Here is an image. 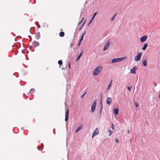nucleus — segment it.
I'll use <instances>...</instances> for the list:
<instances>
[{"label":"nucleus","instance_id":"f257e3e1","mask_svg":"<svg viewBox=\"0 0 160 160\" xmlns=\"http://www.w3.org/2000/svg\"><path fill=\"white\" fill-rule=\"evenodd\" d=\"M102 67L101 66H98L97 67L93 72V75L94 76H96L99 74L102 70Z\"/></svg>","mask_w":160,"mask_h":160},{"label":"nucleus","instance_id":"f03ea898","mask_svg":"<svg viewBox=\"0 0 160 160\" xmlns=\"http://www.w3.org/2000/svg\"><path fill=\"white\" fill-rule=\"evenodd\" d=\"M126 57H123L121 58H115L112 59V63L114 62H121L124 60Z\"/></svg>","mask_w":160,"mask_h":160},{"label":"nucleus","instance_id":"7ed1b4c3","mask_svg":"<svg viewBox=\"0 0 160 160\" xmlns=\"http://www.w3.org/2000/svg\"><path fill=\"white\" fill-rule=\"evenodd\" d=\"M97 104V100H95L91 105V112H93L95 110Z\"/></svg>","mask_w":160,"mask_h":160},{"label":"nucleus","instance_id":"20e7f679","mask_svg":"<svg viewBox=\"0 0 160 160\" xmlns=\"http://www.w3.org/2000/svg\"><path fill=\"white\" fill-rule=\"evenodd\" d=\"M110 41L109 40H108L106 43L104 45L103 48V50L104 51H105L107 50L108 48V47L110 46Z\"/></svg>","mask_w":160,"mask_h":160},{"label":"nucleus","instance_id":"39448f33","mask_svg":"<svg viewBox=\"0 0 160 160\" xmlns=\"http://www.w3.org/2000/svg\"><path fill=\"white\" fill-rule=\"evenodd\" d=\"M142 56V54L141 53H139L135 57V60L136 61H138L140 60Z\"/></svg>","mask_w":160,"mask_h":160},{"label":"nucleus","instance_id":"423d86ee","mask_svg":"<svg viewBox=\"0 0 160 160\" xmlns=\"http://www.w3.org/2000/svg\"><path fill=\"white\" fill-rule=\"evenodd\" d=\"M99 134V131L98 128H97L94 131L92 138L98 135Z\"/></svg>","mask_w":160,"mask_h":160},{"label":"nucleus","instance_id":"0eeeda50","mask_svg":"<svg viewBox=\"0 0 160 160\" xmlns=\"http://www.w3.org/2000/svg\"><path fill=\"white\" fill-rule=\"evenodd\" d=\"M68 115H69V111L68 109H67L66 112L65 114V121L66 122H67L68 118Z\"/></svg>","mask_w":160,"mask_h":160},{"label":"nucleus","instance_id":"6e6552de","mask_svg":"<svg viewBox=\"0 0 160 160\" xmlns=\"http://www.w3.org/2000/svg\"><path fill=\"white\" fill-rule=\"evenodd\" d=\"M147 38L146 36H144L140 38V41L142 42H144Z\"/></svg>","mask_w":160,"mask_h":160},{"label":"nucleus","instance_id":"1a4fd4ad","mask_svg":"<svg viewBox=\"0 0 160 160\" xmlns=\"http://www.w3.org/2000/svg\"><path fill=\"white\" fill-rule=\"evenodd\" d=\"M136 70L137 69L136 68V66H135L130 70V72L132 73L135 74L136 71Z\"/></svg>","mask_w":160,"mask_h":160},{"label":"nucleus","instance_id":"9d476101","mask_svg":"<svg viewBox=\"0 0 160 160\" xmlns=\"http://www.w3.org/2000/svg\"><path fill=\"white\" fill-rule=\"evenodd\" d=\"M32 44L35 47H37L39 45V42L35 41H34L33 42Z\"/></svg>","mask_w":160,"mask_h":160},{"label":"nucleus","instance_id":"9b49d317","mask_svg":"<svg viewBox=\"0 0 160 160\" xmlns=\"http://www.w3.org/2000/svg\"><path fill=\"white\" fill-rule=\"evenodd\" d=\"M112 101V98L110 97H108L107 98V99L106 100V103H107V104L108 105H109L110 104L111 102Z\"/></svg>","mask_w":160,"mask_h":160},{"label":"nucleus","instance_id":"f8f14e48","mask_svg":"<svg viewBox=\"0 0 160 160\" xmlns=\"http://www.w3.org/2000/svg\"><path fill=\"white\" fill-rule=\"evenodd\" d=\"M35 37L36 39L38 40L40 38V35L39 32H38L36 34Z\"/></svg>","mask_w":160,"mask_h":160},{"label":"nucleus","instance_id":"ddd939ff","mask_svg":"<svg viewBox=\"0 0 160 160\" xmlns=\"http://www.w3.org/2000/svg\"><path fill=\"white\" fill-rule=\"evenodd\" d=\"M119 109L116 108L114 109V112L115 115H117L118 113Z\"/></svg>","mask_w":160,"mask_h":160},{"label":"nucleus","instance_id":"4468645a","mask_svg":"<svg viewBox=\"0 0 160 160\" xmlns=\"http://www.w3.org/2000/svg\"><path fill=\"white\" fill-rule=\"evenodd\" d=\"M83 128L82 125H80L78 128L76 130L75 132L77 133L78 132L79 130H81Z\"/></svg>","mask_w":160,"mask_h":160},{"label":"nucleus","instance_id":"2eb2a0df","mask_svg":"<svg viewBox=\"0 0 160 160\" xmlns=\"http://www.w3.org/2000/svg\"><path fill=\"white\" fill-rule=\"evenodd\" d=\"M142 63L144 66H146L147 65V62L145 59H143L142 60Z\"/></svg>","mask_w":160,"mask_h":160},{"label":"nucleus","instance_id":"dca6fc26","mask_svg":"<svg viewBox=\"0 0 160 160\" xmlns=\"http://www.w3.org/2000/svg\"><path fill=\"white\" fill-rule=\"evenodd\" d=\"M112 82V80L110 81L109 84H108V87L107 88V92H108V90L111 87Z\"/></svg>","mask_w":160,"mask_h":160},{"label":"nucleus","instance_id":"f3484780","mask_svg":"<svg viewBox=\"0 0 160 160\" xmlns=\"http://www.w3.org/2000/svg\"><path fill=\"white\" fill-rule=\"evenodd\" d=\"M35 92V90L34 88H32L30 90L29 92L28 93H27V95H29L30 93H34Z\"/></svg>","mask_w":160,"mask_h":160},{"label":"nucleus","instance_id":"a211bd4d","mask_svg":"<svg viewBox=\"0 0 160 160\" xmlns=\"http://www.w3.org/2000/svg\"><path fill=\"white\" fill-rule=\"evenodd\" d=\"M147 46H148V44H147V43L144 44L143 45V47L142 48V50L143 51L145 50L146 49Z\"/></svg>","mask_w":160,"mask_h":160},{"label":"nucleus","instance_id":"6ab92c4d","mask_svg":"<svg viewBox=\"0 0 160 160\" xmlns=\"http://www.w3.org/2000/svg\"><path fill=\"white\" fill-rule=\"evenodd\" d=\"M82 52H81L79 54V55L78 56L77 60L76 61H78L80 58L82 56Z\"/></svg>","mask_w":160,"mask_h":160},{"label":"nucleus","instance_id":"aec40b11","mask_svg":"<svg viewBox=\"0 0 160 160\" xmlns=\"http://www.w3.org/2000/svg\"><path fill=\"white\" fill-rule=\"evenodd\" d=\"M65 35L64 32H61L59 33V36L61 37H63Z\"/></svg>","mask_w":160,"mask_h":160},{"label":"nucleus","instance_id":"412c9836","mask_svg":"<svg viewBox=\"0 0 160 160\" xmlns=\"http://www.w3.org/2000/svg\"><path fill=\"white\" fill-rule=\"evenodd\" d=\"M117 14V13H115L111 18V21H113L114 20Z\"/></svg>","mask_w":160,"mask_h":160},{"label":"nucleus","instance_id":"4be33fe9","mask_svg":"<svg viewBox=\"0 0 160 160\" xmlns=\"http://www.w3.org/2000/svg\"><path fill=\"white\" fill-rule=\"evenodd\" d=\"M97 12H95L93 14V16H92V18H91V19H92V20H93V19L94 18V17L96 16V15H97Z\"/></svg>","mask_w":160,"mask_h":160},{"label":"nucleus","instance_id":"5701e85b","mask_svg":"<svg viewBox=\"0 0 160 160\" xmlns=\"http://www.w3.org/2000/svg\"><path fill=\"white\" fill-rule=\"evenodd\" d=\"M108 132H109V136H110L112 134V132L111 130H108Z\"/></svg>","mask_w":160,"mask_h":160},{"label":"nucleus","instance_id":"b1692460","mask_svg":"<svg viewBox=\"0 0 160 160\" xmlns=\"http://www.w3.org/2000/svg\"><path fill=\"white\" fill-rule=\"evenodd\" d=\"M100 107H103V104L102 102V99H101L100 101Z\"/></svg>","mask_w":160,"mask_h":160},{"label":"nucleus","instance_id":"393cba45","mask_svg":"<svg viewBox=\"0 0 160 160\" xmlns=\"http://www.w3.org/2000/svg\"><path fill=\"white\" fill-rule=\"evenodd\" d=\"M58 63L60 65H62V60H59L58 62Z\"/></svg>","mask_w":160,"mask_h":160},{"label":"nucleus","instance_id":"a878e982","mask_svg":"<svg viewBox=\"0 0 160 160\" xmlns=\"http://www.w3.org/2000/svg\"><path fill=\"white\" fill-rule=\"evenodd\" d=\"M87 93V92H85L82 95V96L81 97V98H82Z\"/></svg>","mask_w":160,"mask_h":160},{"label":"nucleus","instance_id":"bb28decb","mask_svg":"<svg viewBox=\"0 0 160 160\" xmlns=\"http://www.w3.org/2000/svg\"><path fill=\"white\" fill-rule=\"evenodd\" d=\"M100 109L99 112H100V113H101L102 111V108H103V107H100Z\"/></svg>","mask_w":160,"mask_h":160},{"label":"nucleus","instance_id":"cd10ccee","mask_svg":"<svg viewBox=\"0 0 160 160\" xmlns=\"http://www.w3.org/2000/svg\"><path fill=\"white\" fill-rule=\"evenodd\" d=\"M85 33V32H84V33H82V34L81 36V38H82L83 39V37H84V34Z\"/></svg>","mask_w":160,"mask_h":160},{"label":"nucleus","instance_id":"c85d7f7f","mask_svg":"<svg viewBox=\"0 0 160 160\" xmlns=\"http://www.w3.org/2000/svg\"><path fill=\"white\" fill-rule=\"evenodd\" d=\"M135 105L136 107H137L138 106V103L137 102L135 103Z\"/></svg>","mask_w":160,"mask_h":160},{"label":"nucleus","instance_id":"c756f323","mask_svg":"<svg viewBox=\"0 0 160 160\" xmlns=\"http://www.w3.org/2000/svg\"><path fill=\"white\" fill-rule=\"evenodd\" d=\"M83 39L82 38H81L79 40V42H81V41Z\"/></svg>","mask_w":160,"mask_h":160},{"label":"nucleus","instance_id":"7c9ffc66","mask_svg":"<svg viewBox=\"0 0 160 160\" xmlns=\"http://www.w3.org/2000/svg\"><path fill=\"white\" fill-rule=\"evenodd\" d=\"M127 88H128V89L129 90V91H131V89L130 88V87H127Z\"/></svg>","mask_w":160,"mask_h":160},{"label":"nucleus","instance_id":"2f4dec72","mask_svg":"<svg viewBox=\"0 0 160 160\" xmlns=\"http://www.w3.org/2000/svg\"><path fill=\"white\" fill-rule=\"evenodd\" d=\"M68 66H69V69H70V62H69L68 63Z\"/></svg>","mask_w":160,"mask_h":160},{"label":"nucleus","instance_id":"473e14b6","mask_svg":"<svg viewBox=\"0 0 160 160\" xmlns=\"http://www.w3.org/2000/svg\"><path fill=\"white\" fill-rule=\"evenodd\" d=\"M92 20H93L91 19L90 20V21L89 22V24H90L92 22Z\"/></svg>","mask_w":160,"mask_h":160},{"label":"nucleus","instance_id":"72a5a7b5","mask_svg":"<svg viewBox=\"0 0 160 160\" xmlns=\"http://www.w3.org/2000/svg\"><path fill=\"white\" fill-rule=\"evenodd\" d=\"M115 141L116 142H117V143H118V139H117V138H116L115 139Z\"/></svg>","mask_w":160,"mask_h":160},{"label":"nucleus","instance_id":"f704fd0d","mask_svg":"<svg viewBox=\"0 0 160 160\" xmlns=\"http://www.w3.org/2000/svg\"><path fill=\"white\" fill-rule=\"evenodd\" d=\"M113 124H112V128L113 129H114V126H113Z\"/></svg>","mask_w":160,"mask_h":160},{"label":"nucleus","instance_id":"c9c22d12","mask_svg":"<svg viewBox=\"0 0 160 160\" xmlns=\"http://www.w3.org/2000/svg\"><path fill=\"white\" fill-rule=\"evenodd\" d=\"M83 20V18H82V20L79 23V24H80L81 23V22H82V21Z\"/></svg>","mask_w":160,"mask_h":160},{"label":"nucleus","instance_id":"e433bc0d","mask_svg":"<svg viewBox=\"0 0 160 160\" xmlns=\"http://www.w3.org/2000/svg\"><path fill=\"white\" fill-rule=\"evenodd\" d=\"M81 42H79V43L78 44V46H79L81 44Z\"/></svg>","mask_w":160,"mask_h":160},{"label":"nucleus","instance_id":"4c0bfd02","mask_svg":"<svg viewBox=\"0 0 160 160\" xmlns=\"http://www.w3.org/2000/svg\"><path fill=\"white\" fill-rule=\"evenodd\" d=\"M85 23V22H84L83 23V24L82 25V26L81 27V28H82V27H83V25H84V23Z\"/></svg>","mask_w":160,"mask_h":160},{"label":"nucleus","instance_id":"58836bf2","mask_svg":"<svg viewBox=\"0 0 160 160\" xmlns=\"http://www.w3.org/2000/svg\"><path fill=\"white\" fill-rule=\"evenodd\" d=\"M127 132L128 133H129L130 132V131L129 130H128L127 131Z\"/></svg>","mask_w":160,"mask_h":160},{"label":"nucleus","instance_id":"ea45409f","mask_svg":"<svg viewBox=\"0 0 160 160\" xmlns=\"http://www.w3.org/2000/svg\"><path fill=\"white\" fill-rule=\"evenodd\" d=\"M24 128L23 127L21 128L22 130H23L24 129Z\"/></svg>","mask_w":160,"mask_h":160},{"label":"nucleus","instance_id":"a19ab883","mask_svg":"<svg viewBox=\"0 0 160 160\" xmlns=\"http://www.w3.org/2000/svg\"><path fill=\"white\" fill-rule=\"evenodd\" d=\"M100 98H101V99H102V95L101 94L100 95Z\"/></svg>","mask_w":160,"mask_h":160},{"label":"nucleus","instance_id":"79ce46f5","mask_svg":"<svg viewBox=\"0 0 160 160\" xmlns=\"http://www.w3.org/2000/svg\"><path fill=\"white\" fill-rule=\"evenodd\" d=\"M159 98H160V93H159Z\"/></svg>","mask_w":160,"mask_h":160},{"label":"nucleus","instance_id":"37998d69","mask_svg":"<svg viewBox=\"0 0 160 160\" xmlns=\"http://www.w3.org/2000/svg\"><path fill=\"white\" fill-rule=\"evenodd\" d=\"M81 29V28H80L79 29V31Z\"/></svg>","mask_w":160,"mask_h":160},{"label":"nucleus","instance_id":"c03bdc74","mask_svg":"<svg viewBox=\"0 0 160 160\" xmlns=\"http://www.w3.org/2000/svg\"><path fill=\"white\" fill-rule=\"evenodd\" d=\"M90 24H89V23H88V26Z\"/></svg>","mask_w":160,"mask_h":160},{"label":"nucleus","instance_id":"a18cd8bd","mask_svg":"<svg viewBox=\"0 0 160 160\" xmlns=\"http://www.w3.org/2000/svg\"><path fill=\"white\" fill-rule=\"evenodd\" d=\"M42 146H43V143H42Z\"/></svg>","mask_w":160,"mask_h":160},{"label":"nucleus","instance_id":"49530a36","mask_svg":"<svg viewBox=\"0 0 160 160\" xmlns=\"http://www.w3.org/2000/svg\"><path fill=\"white\" fill-rule=\"evenodd\" d=\"M38 147H37V148H38V150H39V149H38Z\"/></svg>","mask_w":160,"mask_h":160}]
</instances>
